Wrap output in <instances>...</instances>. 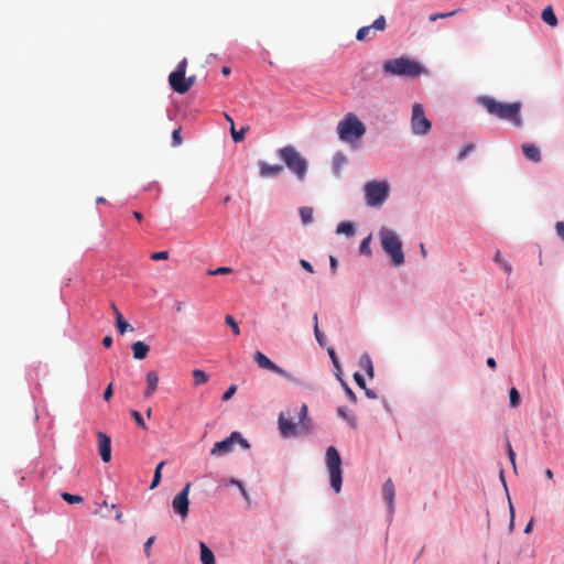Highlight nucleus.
Returning <instances> with one entry per match:
<instances>
[{
    "label": "nucleus",
    "instance_id": "60",
    "mask_svg": "<svg viewBox=\"0 0 564 564\" xmlns=\"http://www.w3.org/2000/svg\"><path fill=\"white\" fill-rule=\"evenodd\" d=\"M494 261H495L496 263H498V264H500V263H501V261H503V260H502V258H501V253H500V251H499V250H497V252H496V254H495V257H494Z\"/></svg>",
    "mask_w": 564,
    "mask_h": 564
},
{
    "label": "nucleus",
    "instance_id": "47",
    "mask_svg": "<svg viewBox=\"0 0 564 564\" xmlns=\"http://www.w3.org/2000/svg\"><path fill=\"white\" fill-rule=\"evenodd\" d=\"M328 355H329L332 362H333L334 367L336 368V370H340L339 360H338L336 352L333 348H328Z\"/></svg>",
    "mask_w": 564,
    "mask_h": 564
},
{
    "label": "nucleus",
    "instance_id": "3",
    "mask_svg": "<svg viewBox=\"0 0 564 564\" xmlns=\"http://www.w3.org/2000/svg\"><path fill=\"white\" fill-rule=\"evenodd\" d=\"M380 243L383 251L389 254L392 263L399 267L404 263V254L402 251V242L395 231L382 227L379 230Z\"/></svg>",
    "mask_w": 564,
    "mask_h": 564
},
{
    "label": "nucleus",
    "instance_id": "56",
    "mask_svg": "<svg viewBox=\"0 0 564 564\" xmlns=\"http://www.w3.org/2000/svg\"><path fill=\"white\" fill-rule=\"evenodd\" d=\"M364 390H365V393H366L367 398H369V399H377L378 398L377 393L373 390L368 389L367 387Z\"/></svg>",
    "mask_w": 564,
    "mask_h": 564
},
{
    "label": "nucleus",
    "instance_id": "33",
    "mask_svg": "<svg viewBox=\"0 0 564 564\" xmlns=\"http://www.w3.org/2000/svg\"><path fill=\"white\" fill-rule=\"evenodd\" d=\"M62 498L64 501L68 502V503H80L84 501V498L82 496H78V495H72V494H68V492H63L62 494Z\"/></svg>",
    "mask_w": 564,
    "mask_h": 564
},
{
    "label": "nucleus",
    "instance_id": "46",
    "mask_svg": "<svg viewBox=\"0 0 564 564\" xmlns=\"http://www.w3.org/2000/svg\"><path fill=\"white\" fill-rule=\"evenodd\" d=\"M155 541L154 536H150L144 543V553L147 557L151 556V547Z\"/></svg>",
    "mask_w": 564,
    "mask_h": 564
},
{
    "label": "nucleus",
    "instance_id": "48",
    "mask_svg": "<svg viewBox=\"0 0 564 564\" xmlns=\"http://www.w3.org/2000/svg\"><path fill=\"white\" fill-rule=\"evenodd\" d=\"M314 334H315V338H316L317 343H318L321 346H324V344H325V337H324V334L319 330L318 325H315V327H314Z\"/></svg>",
    "mask_w": 564,
    "mask_h": 564
},
{
    "label": "nucleus",
    "instance_id": "10",
    "mask_svg": "<svg viewBox=\"0 0 564 564\" xmlns=\"http://www.w3.org/2000/svg\"><path fill=\"white\" fill-rule=\"evenodd\" d=\"M253 359H254V361L258 364V366L260 368L270 370V371H272V372H274V373L285 378L286 380H289L290 382H293L295 384H300L301 383L300 379L295 378L294 376H292L291 373L285 371L283 368H281L278 365H275L273 361H271L261 351H256L254 355H253Z\"/></svg>",
    "mask_w": 564,
    "mask_h": 564
},
{
    "label": "nucleus",
    "instance_id": "43",
    "mask_svg": "<svg viewBox=\"0 0 564 564\" xmlns=\"http://www.w3.org/2000/svg\"><path fill=\"white\" fill-rule=\"evenodd\" d=\"M474 149L475 145L473 143L465 145L458 154V160H464Z\"/></svg>",
    "mask_w": 564,
    "mask_h": 564
},
{
    "label": "nucleus",
    "instance_id": "11",
    "mask_svg": "<svg viewBox=\"0 0 564 564\" xmlns=\"http://www.w3.org/2000/svg\"><path fill=\"white\" fill-rule=\"evenodd\" d=\"M186 67L187 61L184 58L178 63L176 69L169 76V83L172 89L178 94L187 93V87L185 86Z\"/></svg>",
    "mask_w": 564,
    "mask_h": 564
},
{
    "label": "nucleus",
    "instance_id": "24",
    "mask_svg": "<svg viewBox=\"0 0 564 564\" xmlns=\"http://www.w3.org/2000/svg\"><path fill=\"white\" fill-rule=\"evenodd\" d=\"M359 366L362 368L369 378H373L375 369L372 365V360L368 354H364L359 359Z\"/></svg>",
    "mask_w": 564,
    "mask_h": 564
},
{
    "label": "nucleus",
    "instance_id": "59",
    "mask_svg": "<svg viewBox=\"0 0 564 564\" xmlns=\"http://www.w3.org/2000/svg\"><path fill=\"white\" fill-rule=\"evenodd\" d=\"M487 366L495 369L497 367V362H496L495 358L489 357L487 359Z\"/></svg>",
    "mask_w": 564,
    "mask_h": 564
},
{
    "label": "nucleus",
    "instance_id": "50",
    "mask_svg": "<svg viewBox=\"0 0 564 564\" xmlns=\"http://www.w3.org/2000/svg\"><path fill=\"white\" fill-rule=\"evenodd\" d=\"M354 380L356 381L359 388L366 389V381L359 372L354 373Z\"/></svg>",
    "mask_w": 564,
    "mask_h": 564
},
{
    "label": "nucleus",
    "instance_id": "9",
    "mask_svg": "<svg viewBox=\"0 0 564 564\" xmlns=\"http://www.w3.org/2000/svg\"><path fill=\"white\" fill-rule=\"evenodd\" d=\"M235 443L241 444L245 448H249V443L241 436L239 432H232L227 438L215 443L210 451L213 456H224L232 452Z\"/></svg>",
    "mask_w": 564,
    "mask_h": 564
},
{
    "label": "nucleus",
    "instance_id": "31",
    "mask_svg": "<svg viewBox=\"0 0 564 564\" xmlns=\"http://www.w3.org/2000/svg\"><path fill=\"white\" fill-rule=\"evenodd\" d=\"M248 131V127H242L239 131L235 127H230V133L235 142H241L245 139V134Z\"/></svg>",
    "mask_w": 564,
    "mask_h": 564
},
{
    "label": "nucleus",
    "instance_id": "57",
    "mask_svg": "<svg viewBox=\"0 0 564 564\" xmlns=\"http://www.w3.org/2000/svg\"><path fill=\"white\" fill-rule=\"evenodd\" d=\"M195 83V77L191 76L188 78L185 77V86L187 87V91L192 88Z\"/></svg>",
    "mask_w": 564,
    "mask_h": 564
},
{
    "label": "nucleus",
    "instance_id": "18",
    "mask_svg": "<svg viewBox=\"0 0 564 564\" xmlns=\"http://www.w3.org/2000/svg\"><path fill=\"white\" fill-rule=\"evenodd\" d=\"M159 384V375L156 371L152 370L147 373V389L144 391V397L149 398L151 397Z\"/></svg>",
    "mask_w": 564,
    "mask_h": 564
},
{
    "label": "nucleus",
    "instance_id": "4",
    "mask_svg": "<svg viewBox=\"0 0 564 564\" xmlns=\"http://www.w3.org/2000/svg\"><path fill=\"white\" fill-rule=\"evenodd\" d=\"M337 133L343 142L354 144L366 133V127L356 115L350 112L338 122Z\"/></svg>",
    "mask_w": 564,
    "mask_h": 564
},
{
    "label": "nucleus",
    "instance_id": "7",
    "mask_svg": "<svg viewBox=\"0 0 564 564\" xmlns=\"http://www.w3.org/2000/svg\"><path fill=\"white\" fill-rule=\"evenodd\" d=\"M326 466L329 473L330 486L336 494L341 489V458L334 446L326 449Z\"/></svg>",
    "mask_w": 564,
    "mask_h": 564
},
{
    "label": "nucleus",
    "instance_id": "17",
    "mask_svg": "<svg viewBox=\"0 0 564 564\" xmlns=\"http://www.w3.org/2000/svg\"><path fill=\"white\" fill-rule=\"evenodd\" d=\"M382 496L383 499L388 503L389 512L392 513L394 509V497H395V489L394 485L391 479H388L382 488Z\"/></svg>",
    "mask_w": 564,
    "mask_h": 564
},
{
    "label": "nucleus",
    "instance_id": "29",
    "mask_svg": "<svg viewBox=\"0 0 564 564\" xmlns=\"http://www.w3.org/2000/svg\"><path fill=\"white\" fill-rule=\"evenodd\" d=\"M164 465H165V462H161L156 466L155 471H154V476H153V480H152L151 486H150L151 489H154V488H156L159 486V484L161 481V477H162V468H163Z\"/></svg>",
    "mask_w": 564,
    "mask_h": 564
},
{
    "label": "nucleus",
    "instance_id": "26",
    "mask_svg": "<svg viewBox=\"0 0 564 564\" xmlns=\"http://www.w3.org/2000/svg\"><path fill=\"white\" fill-rule=\"evenodd\" d=\"M192 375H193V384L195 387L205 384L209 380L208 375L205 371L199 370V369L193 370Z\"/></svg>",
    "mask_w": 564,
    "mask_h": 564
},
{
    "label": "nucleus",
    "instance_id": "8",
    "mask_svg": "<svg viewBox=\"0 0 564 564\" xmlns=\"http://www.w3.org/2000/svg\"><path fill=\"white\" fill-rule=\"evenodd\" d=\"M411 129L416 135H425L431 130V121L425 117L422 105L417 102L412 106Z\"/></svg>",
    "mask_w": 564,
    "mask_h": 564
},
{
    "label": "nucleus",
    "instance_id": "53",
    "mask_svg": "<svg viewBox=\"0 0 564 564\" xmlns=\"http://www.w3.org/2000/svg\"><path fill=\"white\" fill-rule=\"evenodd\" d=\"M112 394H113V390H112V384L110 383V384L106 388V390H105V392H104V399H105L106 401H109V400L111 399Z\"/></svg>",
    "mask_w": 564,
    "mask_h": 564
},
{
    "label": "nucleus",
    "instance_id": "52",
    "mask_svg": "<svg viewBox=\"0 0 564 564\" xmlns=\"http://www.w3.org/2000/svg\"><path fill=\"white\" fill-rule=\"evenodd\" d=\"M300 265L310 273L314 272L312 264L304 259L300 260Z\"/></svg>",
    "mask_w": 564,
    "mask_h": 564
},
{
    "label": "nucleus",
    "instance_id": "16",
    "mask_svg": "<svg viewBox=\"0 0 564 564\" xmlns=\"http://www.w3.org/2000/svg\"><path fill=\"white\" fill-rule=\"evenodd\" d=\"M258 165H259V174L263 178L278 176L283 171V166L280 164L271 165L263 161H260Z\"/></svg>",
    "mask_w": 564,
    "mask_h": 564
},
{
    "label": "nucleus",
    "instance_id": "23",
    "mask_svg": "<svg viewBox=\"0 0 564 564\" xmlns=\"http://www.w3.org/2000/svg\"><path fill=\"white\" fill-rule=\"evenodd\" d=\"M199 549H200V561L203 564H216L214 553L204 542L199 543Z\"/></svg>",
    "mask_w": 564,
    "mask_h": 564
},
{
    "label": "nucleus",
    "instance_id": "27",
    "mask_svg": "<svg viewBox=\"0 0 564 564\" xmlns=\"http://www.w3.org/2000/svg\"><path fill=\"white\" fill-rule=\"evenodd\" d=\"M301 220L304 225H308L313 220V208L312 207H301L300 208Z\"/></svg>",
    "mask_w": 564,
    "mask_h": 564
},
{
    "label": "nucleus",
    "instance_id": "42",
    "mask_svg": "<svg viewBox=\"0 0 564 564\" xmlns=\"http://www.w3.org/2000/svg\"><path fill=\"white\" fill-rule=\"evenodd\" d=\"M229 484H230V485H235V486L239 487V490H240L241 495L243 496V498H245L246 500H249V495H248V492L246 491V488H245V486H243V484H242L241 481H239V480H237V479L231 478V479L229 480Z\"/></svg>",
    "mask_w": 564,
    "mask_h": 564
},
{
    "label": "nucleus",
    "instance_id": "21",
    "mask_svg": "<svg viewBox=\"0 0 564 564\" xmlns=\"http://www.w3.org/2000/svg\"><path fill=\"white\" fill-rule=\"evenodd\" d=\"M149 346L144 341H135L132 344L133 358L144 359L149 354Z\"/></svg>",
    "mask_w": 564,
    "mask_h": 564
},
{
    "label": "nucleus",
    "instance_id": "30",
    "mask_svg": "<svg viewBox=\"0 0 564 564\" xmlns=\"http://www.w3.org/2000/svg\"><path fill=\"white\" fill-rule=\"evenodd\" d=\"M337 414H338L341 419L346 420V421H347V422H348L352 427H356V425H357V423H356V419H355V416H352V415L348 414L347 409H345V408H343V406H339V408L337 409Z\"/></svg>",
    "mask_w": 564,
    "mask_h": 564
},
{
    "label": "nucleus",
    "instance_id": "12",
    "mask_svg": "<svg viewBox=\"0 0 564 564\" xmlns=\"http://www.w3.org/2000/svg\"><path fill=\"white\" fill-rule=\"evenodd\" d=\"M189 489L191 484L187 482L184 488L174 497L172 501V508L176 514L181 517L182 520H185L188 516L189 508Z\"/></svg>",
    "mask_w": 564,
    "mask_h": 564
},
{
    "label": "nucleus",
    "instance_id": "32",
    "mask_svg": "<svg viewBox=\"0 0 564 564\" xmlns=\"http://www.w3.org/2000/svg\"><path fill=\"white\" fill-rule=\"evenodd\" d=\"M370 242H371V236L369 235L360 243L359 252L361 254H366V256H370L371 254Z\"/></svg>",
    "mask_w": 564,
    "mask_h": 564
},
{
    "label": "nucleus",
    "instance_id": "44",
    "mask_svg": "<svg viewBox=\"0 0 564 564\" xmlns=\"http://www.w3.org/2000/svg\"><path fill=\"white\" fill-rule=\"evenodd\" d=\"M150 258L154 261H159V260H166L169 259V252L167 251H159V252H153Z\"/></svg>",
    "mask_w": 564,
    "mask_h": 564
},
{
    "label": "nucleus",
    "instance_id": "64",
    "mask_svg": "<svg viewBox=\"0 0 564 564\" xmlns=\"http://www.w3.org/2000/svg\"><path fill=\"white\" fill-rule=\"evenodd\" d=\"M184 307V303L183 302H176L175 304V308L177 312H181Z\"/></svg>",
    "mask_w": 564,
    "mask_h": 564
},
{
    "label": "nucleus",
    "instance_id": "37",
    "mask_svg": "<svg viewBox=\"0 0 564 564\" xmlns=\"http://www.w3.org/2000/svg\"><path fill=\"white\" fill-rule=\"evenodd\" d=\"M131 416L134 419L135 423L143 430H147L145 422L139 411L132 410L130 412Z\"/></svg>",
    "mask_w": 564,
    "mask_h": 564
},
{
    "label": "nucleus",
    "instance_id": "14",
    "mask_svg": "<svg viewBox=\"0 0 564 564\" xmlns=\"http://www.w3.org/2000/svg\"><path fill=\"white\" fill-rule=\"evenodd\" d=\"M98 449L100 457L104 463H108L111 459V440L104 432L97 433Z\"/></svg>",
    "mask_w": 564,
    "mask_h": 564
},
{
    "label": "nucleus",
    "instance_id": "45",
    "mask_svg": "<svg viewBox=\"0 0 564 564\" xmlns=\"http://www.w3.org/2000/svg\"><path fill=\"white\" fill-rule=\"evenodd\" d=\"M237 387L235 384H231L227 391L223 394L221 399L223 401H228L232 398V395L236 393Z\"/></svg>",
    "mask_w": 564,
    "mask_h": 564
},
{
    "label": "nucleus",
    "instance_id": "15",
    "mask_svg": "<svg viewBox=\"0 0 564 564\" xmlns=\"http://www.w3.org/2000/svg\"><path fill=\"white\" fill-rule=\"evenodd\" d=\"M278 423L280 433L283 437H293L299 434L297 424L285 417L284 413H280Z\"/></svg>",
    "mask_w": 564,
    "mask_h": 564
},
{
    "label": "nucleus",
    "instance_id": "55",
    "mask_svg": "<svg viewBox=\"0 0 564 564\" xmlns=\"http://www.w3.org/2000/svg\"><path fill=\"white\" fill-rule=\"evenodd\" d=\"M329 265H330V271L333 273H335L337 270V267H338V262H337L336 258L333 256L329 257Z\"/></svg>",
    "mask_w": 564,
    "mask_h": 564
},
{
    "label": "nucleus",
    "instance_id": "49",
    "mask_svg": "<svg viewBox=\"0 0 564 564\" xmlns=\"http://www.w3.org/2000/svg\"><path fill=\"white\" fill-rule=\"evenodd\" d=\"M507 452H508V457L511 462V464L513 465V467L516 468V453L512 449V446L510 444L509 441H507Z\"/></svg>",
    "mask_w": 564,
    "mask_h": 564
},
{
    "label": "nucleus",
    "instance_id": "25",
    "mask_svg": "<svg viewBox=\"0 0 564 564\" xmlns=\"http://www.w3.org/2000/svg\"><path fill=\"white\" fill-rule=\"evenodd\" d=\"M116 327L121 335L133 330V327L124 319L122 314H117Z\"/></svg>",
    "mask_w": 564,
    "mask_h": 564
},
{
    "label": "nucleus",
    "instance_id": "51",
    "mask_svg": "<svg viewBox=\"0 0 564 564\" xmlns=\"http://www.w3.org/2000/svg\"><path fill=\"white\" fill-rule=\"evenodd\" d=\"M555 231L558 237L564 241V221H557L555 224Z\"/></svg>",
    "mask_w": 564,
    "mask_h": 564
},
{
    "label": "nucleus",
    "instance_id": "13",
    "mask_svg": "<svg viewBox=\"0 0 564 564\" xmlns=\"http://www.w3.org/2000/svg\"><path fill=\"white\" fill-rule=\"evenodd\" d=\"M386 18L383 15L378 17L371 25H366L357 31L356 39L358 41L370 40L375 36L376 31H384Z\"/></svg>",
    "mask_w": 564,
    "mask_h": 564
},
{
    "label": "nucleus",
    "instance_id": "36",
    "mask_svg": "<svg viewBox=\"0 0 564 564\" xmlns=\"http://www.w3.org/2000/svg\"><path fill=\"white\" fill-rule=\"evenodd\" d=\"M225 322L227 325L230 326L232 333L235 335H239L240 334V328L237 324V322L235 321V318L231 316V315H227L226 318H225Z\"/></svg>",
    "mask_w": 564,
    "mask_h": 564
},
{
    "label": "nucleus",
    "instance_id": "6",
    "mask_svg": "<svg viewBox=\"0 0 564 564\" xmlns=\"http://www.w3.org/2000/svg\"><path fill=\"white\" fill-rule=\"evenodd\" d=\"M390 186L387 181H370L364 186L366 204L370 207H380L389 196Z\"/></svg>",
    "mask_w": 564,
    "mask_h": 564
},
{
    "label": "nucleus",
    "instance_id": "38",
    "mask_svg": "<svg viewBox=\"0 0 564 564\" xmlns=\"http://www.w3.org/2000/svg\"><path fill=\"white\" fill-rule=\"evenodd\" d=\"M183 142V138H182V130L181 128L178 129H175L172 133V143L174 147H178L181 145Z\"/></svg>",
    "mask_w": 564,
    "mask_h": 564
},
{
    "label": "nucleus",
    "instance_id": "54",
    "mask_svg": "<svg viewBox=\"0 0 564 564\" xmlns=\"http://www.w3.org/2000/svg\"><path fill=\"white\" fill-rule=\"evenodd\" d=\"M501 267V269L507 273V274H510L511 271H512V267L509 262L507 261H501V263L499 264Z\"/></svg>",
    "mask_w": 564,
    "mask_h": 564
},
{
    "label": "nucleus",
    "instance_id": "62",
    "mask_svg": "<svg viewBox=\"0 0 564 564\" xmlns=\"http://www.w3.org/2000/svg\"><path fill=\"white\" fill-rule=\"evenodd\" d=\"M133 217L138 220V221H142L143 219V216L140 212H133Z\"/></svg>",
    "mask_w": 564,
    "mask_h": 564
},
{
    "label": "nucleus",
    "instance_id": "39",
    "mask_svg": "<svg viewBox=\"0 0 564 564\" xmlns=\"http://www.w3.org/2000/svg\"><path fill=\"white\" fill-rule=\"evenodd\" d=\"M341 386H343L345 393H346L347 398L349 399V401L352 403H356L357 397H356L355 392L348 387V384L344 380H341Z\"/></svg>",
    "mask_w": 564,
    "mask_h": 564
},
{
    "label": "nucleus",
    "instance_id": "1",
    "mask_svg": "<svg viewBox=\"0 0 564 564\" xmlns=\"http://www.w3.org/2000/svg\"><path fill=\"white\" fill-rule=\"evenodd\" d=\"M477 102L481 105L488 113L496 116L499 119L509 120L516 127H520L522 124L520 117V102L503 104L488 96L479 97Z\"/></svg>",
    "mask_w": 564,
    "mask_h": 564
},
{
    "label": "nucleus",
    "instance_id": "28",
    "mask_svg": "<svg viewBox=\"0 0 564 564\" xmlns=\"http://www.w3.org/2000/svg\"><path fill=\"white\" fill-rule=\"evenodd\" d=\"M336 232L346 236H352L355 234V227L351 223H340L337 227Z\"/></svg>",
    "mask_w": 564,
    "mask_h": 564
},
{
    "label": "nucleus",
    "instance_id": "61",
    "mask_svg": "<svg viewBox=\"0 0 564 564\" xmlns=\"http://www.w3.org/2000/svg\"><path fill=\"white\" fill-rule=\"evenodd\" d=\"M110 307L115 314V318H117V314H121L120 311L118 310V307L116 306V304L113 302L110 304Z\"/></svg>",
    "mask_w": 564,
    "mask_h": 564
},
{
    "label": "nucleus",
    "instance_id": "34",
    "mask_svg": "<svg viewBox=\"0 0 564 564\" xmlns=\"http://www.w3.org/2000/svg\"><path fill=\"white\" fill-rule=\"evenodd\" d=\"M510 406L517 408L520 403V393L516 388H511L509 392Z\"/></svg>",
    "mask_w": 564,
    "mask_h": 564
},
{
    "label": "nucleus",
    "instance_id": "35",
    "mask_svg": "<svg viewBox=\"0 0 564 564\" xmlns=\"http://www.w3.org/2000/svg\"><path fill=\"white\" fill-rule=\"evenodd\" d=\"M459 10H453V11H449V12H446V13H433L429 17V20L431 22H434L438 19H445V18H449V17H453L455 15Z\"/></svg>",
    "mask_w": 564,
    "mask_h": 564
},
{
    "label": "nucleus",
    "instance_id": "19",
    "mask_svg": "<svg viewBox=\"0 0 564 564\" xmlns=\"http://www.w3.org/2000/svg\"><path fill=\"white\" fill-rule=\"evenodd\" d=\"M522 152H523L524 156L532 162L538 163L542 159L539 148L535 147L534 144H531V143L522 144Z\"/></svg>",
    "mask_w": 564,
    "mask_h": 564
},
{
    "label": "nucleus",
    "instance_id": "58",
    "mask_svg": "<svg viewBox=\"0 0 564 564\" xmlns=\"http://www.w3.org/2000/svg\"><path fill=\"white\" fill-rule=\"evenodd\" d=\"M102 345L106 347V348H110L111 345H112V338L111 336H106L104 339H102Z\"/></svg>",
    "mask_w": 564,
    "mask_h": 564
},
{
    "label": "nucleus",
    "instance_id": "41",
    "mask_svg": "<svg viewBox=\"0 0 564 564\" xmlns=\"http://www.w3.org/2000/svg\"><path fill=\"white\" fill-rule=\"evenodd\" d=\"M232 272V269L229 268V267H219L215 270H209L208 271V274L209 275H220V274H228V273H231Z\"/></svg>",
    "mask_w": 564,
    "mask_h": 564
},
{
    "label": "nucleus",
    "instance_id": "2",
    "mask_svg": "<svg viewBox=\"0 0 564 564\" xmlns=\"http://www.w3.org/2000/svg\"><path fill=\"white\" fill-rule=\"evenodd\" d=\"M382 70L384 74L391 76H403L409 78H415L426 73L423 65L408 57L387 59L382 64Z\"/></svg>",
    "mask_w": 564,
    "mask_h": 564
},
{
    "label": "nucleus",
    "instance_id": "20",
    "mask_svg": "<svg viewBox=\"0 0 564 564\" xmlns=\"http://www.w3.org/2000/svg\"><path fill=\"white\" fill-rule=\"evenodd\" d=\"M347 162H348V159H347L346 154H344L343 152H336L334 154L333 160H332V166H333L334 174L336 176L340 175L341 169L344 167V165H346Z\"/></svg>",
    "mask_w": 564,
    "mask_h": 564
},
{
    "label": "nucleus",
    "instance_id": "63",
    "mask_svg": "<svg viewBox=\"0 0 564 564\" xmlns=\"http://www.w3.org/2000/svg\"><path fill=\"white\" fill-rule=\"evenodd\" d=\"M123 514L120 510H117L116 512V520L119 522H122Z\"/></svg>",
    "mask_w": 564,
    "mask_h": 564
},
{
    "label": "nucleus",
    "instance_id": "5",
    "mask_svg": "<svg viewBox=\"0 0 564 564\" xmlns=\"http://www.w3.org/2000/svg\"><path fill=\"white\" fill-rule=\"evenodd\" d=\"M279 158L285 163L286 167L295 174L299 181H304L307 172V161L292 145L283 147L279 150Z\"/></svg>",
    "mask_w": 564,
    "mask_h": 564
},
{
    "label": "nucleus",
    "instance_id": "40",
    "mask_svg": "<svg viewBox=\"0 0 564 564\" xmlns=\"http://www.w3.org/2000/svg\"><path fill=\"white\" fill-rule=\"evenodd\" d=\"M307 413H308L307 405L305 403H303L300 409V413H299V424L300 425H305V421L307 419Z\"/></svg>",
    "mask_w": 564,
    "mask_h": 564
},
{
    "label": "nucleus",
    "instance_id": "22",
    "mask_svg": "<svg viewBox=\"0 0 564 564\" xmlns=\"http://www.w3.org/2000/svg\"><path fill=\"white\" fill-rule=\"evenodd\" d=\"M541 18L542 20L547 24L550 25L551 28H555L557 26V18L553 11V8L552 6H547L543 9L542 13H541Z\"/></svg>",
    "mask_w": 564,
    "mask_h": 564
}]
</instances>
